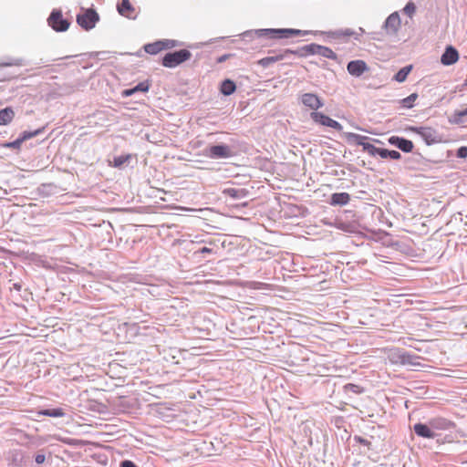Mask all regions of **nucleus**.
Instances as JSON below:
<instances>
[{
	"mask_svg": "<svg viewBox=\"0 0 467 467\" xmlns=\"http://www.w3.org/2000/svg\"><path fill=\"white\" fill-rule=\"evenodd\" d=\"M320 55L327 58L335 59L337 57V55L335 52L327 47L319 46L317 44H310L307 46H305L295 51V56L299 57H304L308 55Z\"/></svg>",
	"mask_w": 467,
	"mask_h": 467,
	"instance_id": "nucleus-1",
	"label": "nucleus"
},
{
	"mask_svg": "<svg viewBox=\"0 0 467 467\" xmlns=\"http://www.w3.org/2000/svg\"><path fill=\"white\" fill-rule=\"evenodd\" d=\"M389 359L394 364H400L403 366L418 367L420 366V358L406 352L401 349H396L389 355Z\"/></svg>",
	"mask_w": 467,
	"mask_h": 467,
	"instance_id": "nucleus-2",
	"label": "nucleus"
},
{
	"mask_svg": "<svg viewBox=\"0 0 467 467\" xmlns=\"http://www.w3.org/2000/svg\"><path fill=\"white\" fill-rule=\"evenodd\" d=\"M192 57V53L187 49L167 53L163 57L161 64L165 67H175Z\"/></svg>",
	"mask_w": 467,
	"mask_h": 467,
	"instance_id": "nucleus-3",
	"label": "nucleus"
},
{
	"mask_svg": "<svg viewBox=\"0 0 467 467\" xmlns=\"http://www.w3.org/2000/svg\"><path fill=\"white\" fill-rule=\"evenodd\" d=\"M409 130L420 135L427 145L441 143V135L431 127H410Z\"/></svg>",
	"mask_w": 467,
	"mask_h": 467,
	"instance_id": "nucleus-4",
	"label": "nucleus"
},
{
	"mask_svg": "<svg viewBox=\"0 0 467 467\" xmlns=\"http://www.w3.org/2000/svg\"><path fill=\"white\" fill-rule=\"evenodd\" d=\"M99 19L98 13L93 9H86L77 16L78 24L85 30L92 29Z\"/></svg>",
	"mask_w": 467,
	"mask_h": 467,
	"instance_id": "nucleus-5",
	"label": "nucleus"
},
{
	"mask_svg": "<svg viewBox=\"0 0 467 467\" xmlns=\"http://www.w3.org/2000/svg\"><path fill=\"white\" fill-rule=\"evenodd\" d=\"M176 46L177 42L175 40L164 39L145 45L144 50L148 54L156 55L162 50L171 49Z\"/></svg>",
	"mask_w": 467,
	"mask_h": 467,
	"instance_id": "nucleus-6",
	"label": "nucleus"
},
{
	"mask_svg": "<svg viewBox=\"0 0 467 467\" xmlns=\"http://www.w3.org/2000/svg\"><path fill=\"white\" fill-rule=\"evenodd\" d=\"M48 25L57 32L66 31L69 26V22L63 18L60 11H53L48 17Z\"/></svg>",
	"mask_w": 467,
	"mask_h": 467,
	"instance_id": "nucleus-7",
	"label": "nucleus"
},
{
	"mask_svg": "<svg viewBox=\"0 0 467 467\" xmlns=\"http://www.w3.org/2000/svg\"><path fill=\"white\" fill-rule=\"evenodd\" d=\"M264 35L271 38H288L290 36H302L304 33L298 29L283 28V29H264Z\"/></svg>",
	"mask_w": 467,
	"mask_h": 467,
	"instance_id": "nucleus-8",
	"label": "nucleus"
},
{
	"mask_svg": "<svg viewBox=\"0 0 467 467\" xmlns=\"http://www.w3.org/2000/svg\"><path fill=\"white\" fill-rule=\"evenodd\" d=\"M310 117L315 122H317L322 126L329 127V128H332L338 131L342 130V125L339 122L332 119L330 117H328L321 112L313 111L310 114Z\"/></svg>",
	"mask_w": 467,
	"mask_h": 467,
	"instance_id": "nucleus-9",
	"label": "nucleus"
},
{
	"mask_svg": "<svg viewBox=\"0 0 467 467\" xmlns=\"http://www.w3.org/2000/svg\"><path fill=\"white\" fill-rule=\"evenodd\" d=\"M302 103L308 109L317 111L319 108L323 107L321 99L314 93H305L301 97Z\"/></svg>",
	"mask_w": 467,
	"mask_h": 467,
	"instance_id": "nucleus-10",
	"label": "nucleus"
},
{
	"mask_svg": "<svg viewBox=\"0 0 467 467\" xmlns=\"http://www.w3.org/2000/svg\"><path fill=\"white\" fill-rule=\"evenodd\" d=\"M459 57L458 50L452 46H448L441 57V63L444 66H451L455 64Z\"/></svg>",
	"mask_w": 467,
	"mask_h": 467,
	"instance_id": "nucleus-11",
	"label": "nucleus"
},
{
	"mask_svg": "<svg viewBox=\"0 0 467 467\" xmlns=\"http://www.w3.org/2000/svg\"><path fill=\"white\" fill-rule=\"evenodd\" d=\"M295 51L296 50L285 49L276 56H271V57H266L261 58L260 60H258L257 63H258V65H260L264 67H266L275 62L285 59V57H288V55H295Z\"/></svg>",
	"mask_w": 467,
	"mask_h": 467,
	"instance_id": "nucleus-12",
	"label": "nucleus"
},
{
	"mask_svg": "<svg viewBox=\"0 0 467 467\" xmlns=\"http://www.w3.org/2000/svg\"><path fill=\"white\" fill-rule=\"evenodd\" d=\"M347 68H348V73L355 77L361 76L365 71H367L368 69L366 62L363 60L350 61L348 64Z\"/></svg>",
	"mask_w": 467,
	"mask_h": 467,
	"instance_id": "nucleus-13",
	"label": "nucleus"
},
{
	"mask_svg": "<svg viewBox=\"0 0 467 467\" xmlns=\"http://www.w3.org/2000/svg\"><path fill=\"white\" fill-rule=\"evenodd\" d=\"M389 142L392 145L397 146L400 150H401L404 152L412 151L414 147L412 141L397 136L390 137L389 139Z\"/></svg>",
	"mask_w": 467,
	"mask_h": 467,
	"instance_id": "nucleus-14",
	"label": "nucleus"
},
{
	"mask_svg": "<svg viewBox=\"0 0 467 467\" xmlns=\"http://www.w3.org/2000/svg\"><path fill=\"white\" fill-rule=\"evenodd\" d=\"M429 424L431 427L432 431L433 430L446 431V430L451 429L455 426V424L452 421H451L447 419H444V418L431 419L429 421Z\"/></svg>",
	"mask_w": 467,
	"mask_h": 467,
	"instance_id": "nucleus-15",
	"label": "nucleus"
},
{
	"mask_svg": "<svg viewBox=\"0 0 467 467\" xmlns=\"http://www.w3.org/2000/svg\"><path fill=\"white\" fill-rule=\"evenodd\" d=\"M400 17L398 12L390 14L385 22V28L387 31L396 33L400 26Z\"/></svg>",
	"mask_w": 467,
	"mask_h": 467,
	"instance_id": "nucleus-16",
	"label": "nucleus"
},
{
	"mask_svg": "<svg viewBox=\"0 0 467 467\" xmlns=\"http://www.w3.org/2000/svg\"><path fill=\"white\" fill-rule=\"evenodd\" d=\"M413 430L418 436L422 438L433 439L436 436L430 424L417 423L414 425Z\"/></svg>",
	"mask_w": 467,
	"mask_h": 467,
	"instance_id": "nucleus-17",
	"label": "nucleus"
},
{
	"mask_svg": "<svg viewBox=\"0 0 467 467\" xmlns=\"http://www.w3.org/2000/svg\"><path fill=\"white\" fill-rule=\"evenodd\" d=\"M209 151L210 156L213 158H228L231 156V150L226 145L212 146Z\"/></svg>",
	"mask_w": 467,
	"mask_h": 467,
	"instance_id": "nucleus-18",
	"label": "nucleus"
},
{
	"mask_svg": "<svg viewBox=\"0 0 467 467\" xmlns=\"http://www.w3.org/2000/svg\"><path fill=\"white\" fill-rule=\"evenodd\" d=\"M119 13L127 17V18H134V7L130 4V0H121V3L118 5Z\"/></svg>",
	"mask_w": 467,
	"mask_h": 467,
	"instance_id": "nucleus-19",
	"label": "nucleus"
},
{
	"mask_svg": "<svg viewBox=\"0 0 467 467\" xmlns=\"http://www.w3.org/2000/svg\"><path fill=\"white\" fill-rule=\"evenodd\" d=\"M150 88V84L147 81H143L139 83L136 87L133 88L124 89L122 91V97H130L133 95L136 92H147Z\"/></svg>",
	"mask_w": 467,
	"mask_h": 467,
	"instance_id": "nucleus-20",
	"label": "nucleus"
},
{
	"mask_svg": "<svg viewBox=\"0 0 467 467\" xmlns=\"http://www.w3.org/2000/svg\"><path fill=\"white\" fill-rule=\"evenodd\" d=\"M15 118V111L12 108H5L0 110V125H8Z\"/></svg>",
	"mask_w": 467,
	"mask_h": 467,
	"instance_id": "nucleus-21",
	"label": "nucleus"
},
{
	"mask_svg": "<svg viewBox=\"0 0 467 467\" xmlns=\"http://www.w3.org/2000/svg\"><path fill=\"white\" fill-rule=\"evenodd\" d=\"M223 193L233 199H242L247 196L248 192L245 189L227 188Z\"/></svg>",
	"mask_w": 467,
	"mask_h": 467,
	"instance_id": "nucleus-22",
	"label": "nucleus"
},
{
	"mask_svg": "<svg viewBox=\"0 0 467 467\" xmlns=\"http://www.w3.org/2000/svg\"><path fill=\"white\" fill-rule=\"evenodd\" d=\"M38 415H44L54 418H60L66 415L65 411L61 408L42 410L37 412Z\"/></svg>",
	"mask_w": 467,
	"mask_h": 467,
	"instance_id": "nucleus-23",
	"label": "nucleus"
},
{
	"mask_svg": "<svg viewBox=\"0 0 467 467\" xmlns=\"http://www.w3.org/2000/svg\"><path fill=\"white\" fill-rule=\"evenodd\" d=\"M349 194L347 192L333 193L331 196V203L344 205L349 202Z\"/></svg>",
	"mask_w": 467,
	"mask_h": 467,
	"instance_id": "nucleus-24",
	"label": "nucleus"
},
{
	"mask_svg": "<svg viewBox=\"0 0 467 467\" xmlns=\"http://www.w3.org/2000/svg\"><path fill=\"white\" fill-rule=\"evenodd\" d=\"M235 88L236 86L234 81L230 79H225L224 81H223L220 90L223 95L229 96L235 91Z\"/></svg>",
	"mask_w": 467,
	"mask_h": 467,
	"instance_id": "nucleus-25",
	"label": "nucleus"
},
{
	"mask_svg": "<svg viewBox=\"0 0 467 467\" xmlns=\"http://www.w3.org/2000/svg\"><path fill=\"white\" fill-rule=\"evenodd\" d=\"M130 158V154L117 156L113 159L112 161L109 162V165L115 168H120L124 163L129 161Z\"/></svg>",
	"mask_w": 467,
	"mask_h": 467,
	"instance_id": "nucleus-26",
	"label": "nucleus"
},
{
	"mask_svg": "<svg viewBox=\"0 0 467 467\" xmlns=\"http://www.w3.org/2000/svg\"><path fill=\"white\" fill-rule=\"evenodd\" d=\"M379 156L382 159L389 158L392 160H399L401 157L400 153L398 150H387V149H381L380 152H379Z\"/></svg>",
	"mask_w": 467,
	"mask_h": 467,
	"instance_id": "nucleus-27",
	"label": "nucleus"
},
{
	"mask_svg": "<svg viewBox=\"0 0 467 467\" xmlns=\"http://www.w3.org/2000/svg\"><path fill=\"white\" fill-rule=\"evenodd\" d=\"M412 69V67L411 66H407V67H402L401 69H400L398 71V73L394 76V79L397 81V82H403L406 80L408 75L410 74V72L411 71Z\"/></svg>",
	"mask_w": 467,
	"mask_h": 467,
	"instance_id": "nucleus-28",
	"label": "nucleus"
},
{
	"mask_svg": "<svg viewBox=\"0 0 467 467\" xmlns=\"http://www.w3.org/2000/svg\"><path fill=\"white\" fill-rule=\"evenodd\" d=\"M358 143L359 145H362L364 150H366L368 154H370L372 156L379 155L381 148H377V147H375L374 145H372L370 143H365V142H362L361 140H358Z\"/></svg>",
	"mask_w": 467,
	"mask_h": 467,
	"instance_id": "nucleus-29",
	"label": "nucleus"
},
{
	"mask_svg": "<svg viewBox=\"0 0 467 467\" xmlns=\"http://www.w3.org/2000/svg\"><path fill=\"white\" fill-rule=\"evenodd\" d=\"M344 389L347 392H352L355 394H361L364 392V389L361 386L353 383H348L345 385Z\"/></svg>",
	"mask_w": 467,
	"mask_h": 467,
	"instance_id": "nucleus-30",
	"label": "nucleus"
},
{
	"mask_svg": "<svg viewBox=\"0 0 467 467\" xmlns=\"http://www.w3.org/2000/svg\"><path fill=\"white\" fill-rule=\"evenodd\" d=\"M417 98H418V95L416 93H412L409 97L403 99L401 100V103H402L403 107L410 109L413 107V104H414L415 100L417 99Z\"/></svg>",
	"mask_w": 467,
	"mask_h": 467,
	"instance_id": "nucleus-31",
	"label": "nucleus"
},
{
	"mask_svg": "<svg viewBox=\"0 0 467 467\" xmlns=\"http://www.w3.org/2000/svg\"><path fill=\"white\" fill-rule=\"evenodd\" d=\"M403 12L409 16L410 17H412L413 15L415 14L416 12V5L414 3L412 2H409L405 7L403 8Z\"/></svg>",
	"mask_w": 467,
	"mask_h": 467,
	"instance_id": "nucleus-32",
	"label": "nucleus"
},
{
	"mask_svg": "<svg viewBox=\"0 0 467 467\" xmlns=\"http://www.w3.org/2000/svg\"><path fill=\"white\" fill-rule=\"evenodd\" d=\"M467 116V108L464 110L455 111L453 114V122L460 124L462 121V117Z\"/></svg>",
	"mask_w": 467,
	"mask_h": 467,
	"instance_id": "nucleus-33",
	"label": "nucleus"
},
{
	"mask_svg": "<svg viewBox=\"0 0 467 467\" xmlns=\"http://www.w3.org/2000/svg\"><path fill=\"white\" fill-rule=\"evenodd\" d=\"M40 132H41L40 130H36L35 131H24L21 134L20 138L22 139L23 141H26L29 139H32V138L37 136Z\"/></svg>",
	"mask_w": 467,
	"mask_h": 467,
	"instance_id": "nucleus-34",
	"label": "nucleus"
},
{
	"mask_svg": "<svg viewBox=\"0 0 467 467\" xmlns=\"http://www.w3.org/2000/svg\"><path fill=\"white\" fill-rule=\"evenodd\" d=\"M24 141L22 140V139L19 137L18 139H16V140L12 141V142H7L5 143L4 146L5 148H13V149H19L22 145Z\"/></svg>",
	"mask_w": 467,
	"mask_h": 467,
	"instance_id": "nucleus-35",
	"label": "nucleus"
},
{
	"mask_svg": "<svg viewBox=\"0 0 467 467\" xmlns=\"http://www.w3.org/2000/svg\"><path fill=\"white\" fill-rule=\"evenodd\" d=\"M457 157L462 158V159L467 157V147L466 146H462L458 149Z\"/></svg>",
	"mask_w": 467,
	"mask_h": 467,
	"instance_id": "nucleus-36",
	"label": "nucleus"
},
{
	"mask_svg": "<svg viewBox=\"0 0 467 467\" xmlns=\"http://www.w3.org/2000/svg\"><path fill=\"white\" fill-rule=\"evenodd\" d=\"M120 467H137L135 463L131 461L126 460L121 462Z\"/></svg>",
	"mask_w": 467,
	"mask_h": 467,
	"instance_id": "nucleus-37",
	"label": "nucleus"
},
{
	"mask_svg": "<svg viewBox=\"0 0 467 467\" xmlns=\"http://www.w3.org/2000/svg\"><path fill=\"white\" fill-rule=\"evenodd\" d=\"M35 460L36 463L41 464L45 462L46 456L44 454H36Z\"/></svg>",
	"mask_w": 467,
	"mask_h": 467,
	"instance_id": "nucleus-38",
	"label": "nucleus"
},
{
	"mask_svg": "<svg viewBox=\"0 0 467 467\" xmlns=\"http://www.w3.org/2000/svg\"><path fill=\"white\" fill-rule=\"evenodd\" d=\"M200 252L202 253V254H211L213 252V250L211 248H208V247H202L200 250Z\"/></svg>",
	"mask_w": 467,
	"mask_h": 467,
	"instance_id": "nucleus-39",
	"label": "nucleus"
},
{
	"mask_svg": "<svg viewBox=\"0 0 467 467\" xmlns=\"http://www.w3.org/2000/svg\"><path fill=\"white\" fill-rule=\"evenodd\" d=\"M177 209H179V210H182V211H193V209L187 208V207H182V206L177 207Z\"/></svg>",
	"mask_w": 467,
	"mask_h": 467,
	"instance_id": "nucleus-40",
	"label": "nucleus"
},
{
	"mask_svg": "<svg viewBox=\"0 0 467 467\" xmlns=\"http://www.w3.org/2000/svg\"><path fill=\"white\" fill-rule=\"evenodd\" d=\"M353 137L357 138V139H360V140H363L365 139V137H361L359 135H357V134H352Z\"/></svg>",
	"mask_w": 467,
	"mask_h": 467,
	"instance_id": "nucleus-41",
	"label": "nucleus"
},
{
	"mask_svg": "<svg viewBox=\"0 0 467 467\" xmlns=\"http://www.w3.org/2000/svg\"><path fill=\"white\" fill-rule=\"evenodd\" d=\"M5 80V78L0 73V81Z\"/></svg>",
	"mask_w": 467,
	"mask_h": 467,
	"instance_id": "nucleus-42",
	"label": "nucleus"
}]
</instances>
